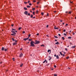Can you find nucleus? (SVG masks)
Returning <instances> with one entry per match:
<instances>
[{"instance_id": "obj_1", "label": "nucleus", "mask_w": 76, "mask_h": 76, "mask_svg": "<svg viewBox=\"0 0 76 76\" xmlns=\"http://www.w3.org/2000/svg\"><path fill=\"white\" fill-rule=\"evenodd\" d=\"M35 42H34L33 41H31L30 43L31 45H30V47H35V46L34 44H39L40 42L39 41H37V40H35Z\"/></svg>"}, {"instance_id": "obj_2", "label": "nucleus", "mask_w": 76, "mask_h": 76, "mask_svg": "<svg viewBox=\"0 0 76 76\" xmlns=\"http://www.w3.org/2000/svg\"><path fill=\"white\" fill-rule=\"evenodd\" d=\"M54 56V57H56V59H59V56H58V55L56 56V54H55Z\"/></svg>"}, {"instance_id": "obj_3", "label": "nucleus", "mask_w": 76, "mask_h": 76, "mask_svg": "<svg viewBox=\"0 0 76 76\" xmlns=\"http://www.w3.org/2000/svg\"><path fill=\"white\" fill-rule=\"evenodd\" d=\"M11 32H12V33H13V34H14L15 35H16V32H15V31L12 30L11 31Z\"/></svg>"}, {"instance_id": "obj_4", "label": "nucleus", "mask_w": 76, "mask_h": 76, "mask_svg": "<svg viewBox=\"0 0 76 76\" xmlns=\"http://www.w3.org/2000/svg\"><path fill=\"white\" fill-rule=\"evenodd\" d=\"M28 39H29V38L28 37L26 38L23 39V40H24V41H26V40H28Z\"/></svg>"}, {"instance_id": "obj_5", "label": "nucleus", "mask_w": 76, "mask_h": 76, "mask_svg": "<svg viewBox=\"0 0 76 76\" xmlns=\"http://www.w3.org/2000/svg\"><path fill=\"white\" fill-rule=\"evenodd\" d=\"M24 13L27 15H28V12L27 11H25V12H24Z\"/></svg>"}, {"instance_id": "obj_6", "label": "nucleus", "mask_w": 76, "mask_h": 76, "mask_svg": "<svg viewBox=\"0 0 76 76\" xmlns=\"http://www.w3.org/2000/svg\"><path fill=\"white\" fill-rule=\"evenodd\" d=\"M23 56V54L21 53V54L19 55L20 57H22V56Z\"/></svg>"}, {"instance_id": "obj_7", "label": "nucleus", "mask_w": 76, "mask_h": 76, "mask_svg": "<svg viewBox=\"0 0 76 76\" xmlns=\"http://www.w3.org/2000/svg\"><path fill=\"white\" fill-rule=\"evenodd\" d=\"M49 58H50L49 59V61H50V60H51V56H48Z\"/></svg>"}, {"instance_id": "obj_8", "label": "nucleus", "mask_w": 76, "mask_h": 76, "mask_svg": "<svg viewBox=\"0 0 76 76\" xmlns=\"http://www.w3.org/2000/svg\"><path fill=\"white\" fill-rule=\"evenodd\" d=\"M17 43L16 42H14L12 44V45H17Z\"/></svg>"}, {"instance_id": "obj_9", "label": "nucleus", "mask_w": 76, "mask_h": 76, "mask_svg": "<svg viewBox=\"0 0 76 76\" xmlns=\"http://www.w3.org/2000/svg\"><path fill=\"white\" fill-rule=\"evenodd\" d=\"M55 44H56V45H58V44H60V43H59L58 42H57L56 43H55Z\"/></svg>"}, {"instance_id": "obj_10", "label": "nucleus", "mask_w": 76, "mask_h": 76, "mask_svg": "<svg viewBox=\"0 0 76 76\" xmlns=\"http://www.w3.org/2000/svg\"><path fill=\"white\" fill-rule=\"evenodd\" d=\"M50 52V53H51V50H48V53H49Z\"/></svg>"}, {"instance_id": "obj_11", "label": "nucleus", "mask_w": 76, "mask_h": 76, "mask_svg": "<svg viewBox=\"0 0 76 76\" xmlns=\"http://www.w3.org/2000/svg\"><path fill=\"white\" fill-rule=\"evenodd\" d=\"M75 47H76V46H72L71 47L72 48H75Z\"/></svg>"}, {"instance_id": "obj_12", "label": "nucleus", "mask_w": 76, "mask_h": 76, "mask_svg": "<svg viewBox=\"0 0 76 76\" xmlns=\"http://www.w3.org/2000/svg\"><path fill=\"white\" fill-rule=\"evenodd\" d=\"M4 47L2 48L1 50L2 51H4Z\"/></svg>"}, {"instance_id": "obj_13", "label": "nucleus", "mask_w": 76, "mask_h": 76, "mask_svg": "<svg viewBox=\"0 0 76 76\" xmlns=\"http://www.w3.org/2000/svg\"><path fill=\"white\" fill-rule=\"evenodd\" d=\"M24 10H27V9H28L27 8H26V7H24Z\"/></svg>"}, {"instance_id": "obj_14", "label": "nucleus", "mask_w": 76, "mask_h": 76, "mask_svg": "<svg viewBox=\"0 0 76 76\" xmlns=\"http://www.w3.org/2000/svg\"><path fill=\"white\" fill-rule=\"evenodd\" d=\"M30 18H33V15H31L30 16Z\"/></svg>"}, {"instance_id": "obj_15", "label": "nucleus", "mask_w": 76, "mask_h": 76, "mask_svg": "<svg viewBox=\"0 0 76 76\" xmlns=\"http://www.w3.org/2000/svg\"><path fill=\"white\" fill-rule=\"evenodd\" d=\"M72 13V11H69V12L68 14H71Z\"/></svg>"}, {"instance_id": "obj_16", "label": "nucleus", "mask_w": 76, "mask_h": 76, "mask_svg": "<svg viewBox=\"0 0 76 76\" xmlns=\"http://www.w3.org/2000/svg\"><path fill=\"white\" fill-rule=\"evenodd\" d=\"M38 11L37 10V11H36V14H38Z\"/></svg>"}, {"instance_id": "obj_17", "label": "nucleus", "mask_w": 76, "mask_h": 76, "mask_svg": "<svg viewBox=\"0 0 76 76\" xmlns=\"http://www.w3.org/2000/svg\"><path fill=\"white\" fill-rule=\"evenodd\" d=\"M22 29V27H19L18 28V30H20Z\"/></svg>"}, {"instance_id": "obj_18", "label": "nucleus", "mask_w": 76, "mask_h": 76, "mask_svg": "<svg viewBox=\"0 0 76 76\" xmlns=\"http://www.w3.org/2000/svg\"><path fill=\"white\" fill-rule=\"evenodd\" d=\"M41 14L42 16H44V12H42Z\"/></svg>"}, {"instance_id": "obj_19", "label": "nucleus", "mask_w": 76, "mask_h": 76, "mask_svg": "<svg viewBox=\"0 0 76 76\" xmlns=\"http://www.w3.org/2000/svg\"><path fill=\"white\" fill-rule=\"evenodd\" d=\"M31 37V34H29L28 35V38H29V37Z\"/></svg>"}, {"instance_id": "obj_20", "label": "nucleus", "mask_w": 76, "mask_h": 76, "mask_svg": "<svg viewBox=\"0 0 76 76\" xmlns=\"http://www.w3.org/2000/svg\"><path fill=\"white\" fill-rule=\"evenodd\" d=\"M23 64L22 63L20 65V67H22V66H23Z\"/></svg>"}, {"instance_id": "obj_21", "label": "nucleus", "mask_w": 76, "mask_h": 76, "mask_svg": "<svg viewBox=\"0 0 76 76\" xmlns=\"http://www.w3.org/2000/svg\"><path fill=\"white\" fill-rule=\"evenodd\" d=\"M54 37L55 38H58V37L57 36H54Z\"/></svg>"}, {"instance_id": "obj_22", "label": "nucleus", "mask_w": 76, "mask_h": 76, "mask_svg": "<svg viewBox=\"0 0 76 76\" xmlns=\"http://www.w3.org/2000/svg\"><path fill=\"white\" fill-rule=\"evenodd\" d=\"M61 38L63 39V40H64V37H62Z\"/></svg>"}, {"instance_id": "obj_23", "label": "nucleus", "mask_w": 76, "mask_h": 76, "mask_svg": "<svg viewBox=\"0 0 76 76\" xmlns=\"http://www.w3.org/2000/svg\"><path fill=\"white\" fill-rule=\"evenodd\" d=\"M45 61H46V59H45V61L43 62V63H45Z\"/></svg>"}, {"instance_id": "obj_24", "label": "nucleus", "mask_w": 76, "mask_h": 76, "mask_svg": "<svg viewBox=\"0 0 76 76\" xmlns=\"http://www.w3.org/2000/svg\"><path fill=\"white\" fill-rule=\"evenodd\" d=\"M33 14L34 15H35V12H33Z\"/></svg>"}, {"instance_id": "obj_25", "label": "nucleus", "mask_w": 76, "mask_h": 76, "mask_svg": "<svg viewBox=\"0 0 76 76\" xmlns=\"http://www.w3.org/2000/svg\"><path fill=\"white\" fill-rule=\"evenodd\" d=\"M35 8H33L32 9V10L34 11V10H35Z\"/></svg>"}, {"instance_id": "obj_26", "label": "nucleus", "mask_w": 76, "mask_h": 76, "mask_svg": "<svg viewBox=\"0 0 76 76\" xmlns=\"http://www.w3.org/2000/svg\"><path fill=\"white\" fill-rule=\"evenodd\" d=\"M68 39H71V38H72V37H68Z\"/></svg>"}, {"instance_id": "obj_27", "label": "nucleus", "mask_w": 76, "mask_h": 76, "mask_svg": "<svg viewBox=\"0 0 76 76\" xmlns=\"http://www.w3.org/2000/svg\"><path fill=\"white\" fill-rule=\"evenodd\" d=\"M69 56H67V57H66V59H69Z\"/></svg>"}, {"instance_id": "obj_28", "label": "nucleus", "mask_w": 76, "mask_h": 76, "mask_svg": "<svg viewBox=\"0 0 76 76\" xmlns=\"http://www.w3.org/2000/svg\"><path fill=\"white\" fill-rule=\"evenodd\" d=\"M12 41H15V39H14V38H12Z\"/></svg>"}, {"instance_id": "obj_29", "label": "nucleus", "mask_w": 76, "mask_h": 76, "mask_svg": "<svg viewBox=\"0 0 76 76\" xmlns=\"http://www.w3.org/2000/svg\"><path fill=\"white\" fill-rule=\"evenodd\" d=\"M41 47H42V46H43V47H45V45H41Z\"/></svg>"}, {"instance_id": "obj_30", "label": "nucleus", "mask_w": 76, "mask_h": 76, "mask_svg": "<svg viewBox=\"0 0 76 76\" xmlns=\"http://www.w3.org/2000/svg\"><path fill=\"white\" fill-rule=\"evenodd\" d=\"M28 3V2H24V4H27Z\"/></svg>"}, {"instance_id": "obj_31", "label": "nucleus", "mask_w": 76, "mask_h": 76, "mask_svg": "<svg viewBox=\"0 0 76 76\" xmlns=\"http://www.w3.org/2000/svg\"><path fill=\"white\" fill-rule=\"evenodd\" d=\"M27 15H28V16H30L31 15V14H30V13H28Z\"/></svg>"}, {"instance_id": "obj_32", "label": "nucleus", "mask_w": 76, "mask_h": 76, "mask_svg": "<svg viewBox=\"0 0 76 76\" xmlns=\"http://www.w3.org/2000/svg\"><path fill=\"white\" fill-rule=\"evenodd\" d=\"M60 53L61 54V56H62V55L63 54H62V53H61V52H60Z\"/></svg>"}, {"instance_id": "obj_33", "label": "nucleus", "mask_w": 76, "mask_h": 76, "mask_svg": "<svg viewBox=\"0 0 76 76\" xmlns=\"http://www.w3.org/2000/svg\"><path fill=\"white\" fill-rule=\"evenodd\" d=\"M46 16H49V14H48V13L47 14V15Z\"/></svg>"}, {"instance_id": "obj_34", "label": "nucleus", "mask_w": 76, "mask_h": 76, "mask_svg": "<svg viewBox=\"0 0 76 76\" xmlns=\"http://www.w3.org/2000/svg\"><path fill=\"white\" fill-rule=\"evenodd\" d=\"M12 60H13L14 61H15V58H12Z\"/></svg>"}, {"instance_id": "obj_35", "label": "nucleus", "mask_w": 76, "mask_h": 76, "mask_svg": "<svg viewBox=\"0 0 76 76\" xmlns=\"http://www.w3.org/2000/svg\"><path fill=\"white\" fill-rule=\"evenodd\" d=\"M14 41H15V42H18V40H14Z\"/></svg>"}, {"instance_id": "obj_36", "label": "nucleus", "mask_w": 76, "mask_h": 76, "mask_svg": "<svg viewBox=\"0 0 76 76\" xmlns=\"http://www.w3.org/2000/svg\"><path fill=\"white\" fill-rule=\"evenodd\" d=\"M27 7V8H28V7H30L31 6H29V5H28Z\"/></svg>"}, {"instance_id": "obj_37", "label": "nucleus", "mask_w": 76, "mask_h": 76, "mask_svg": "<svg viewBox=\"0 0 76 76\" xmlns=\"http://www.w3.org/2000/svg\"><path fill=\"white\" fill-rule=\"evenodd\" d=\"M58 29V28L57 27V28H54V29Z\"/></svg>"}, {"instance_id": "obj_38", "label": "nucleus", "mask_w": 76, "mask_h": 76, "mask_svg": "<svg viewBox=\"0 0 76 76\" xmlns=\"http://www.w3.org/2000/svg\"><path fill=\"white\" fill-rule=\"evenodd\" d=\"M12 30H13L14 31H15V30H16V29H13V28H12Z\"/></svg>"}, {"instance_id": "obj_39", "label": "nucleus", "mask_w": 76, "mask_h": 76, "mask_svg": "<svg viewBox=\"0 0 76 76\" xmlns=\"http://www.w3.org/2000/svg\"><path fill=\"white\" fill-rule=\"evenodd\" d=\"M57 76V74H55L54 75V76Z\"/></svg>"}, {"instance_id": "obj_40", "label": "nucleus", "mask_w": 76, "mask_h": 76, "mask_svg": "<svg viewBox=\"0 0 76 76\" xmlns=\"http://www.w3.org/2000/svg\"><path fill=\"white\" fill-rule=\"evenodd\" d=\"M33 1L34 3H35V2H36V0H34V1Z\"/></svg>"}, {"instance_id": "obj_41", "label": "nucleus", "mask_w": 76, "mask_h": 76, "mask_svg": "<svg viewBox=\"0 0 76 76\" xmlns=\"http://www.w3.org/2000/svg\"><path fill=\"white\" fill-rule=\"evenodd\" d=\"M65 50H66V51H67V48H65Z\"/></svg>"}, {"instance_id": "obj_42", "label": "nucleus", "mask_w": 76, "mask_h": 76, "mask_svg": "<svg viewBox=\"0 0 76 76\" xmlns=\"http://www.w3.org/2000/svg\"><path fill=\"white\" fill-rule=\"evenodd\" d=\"M28 41H32V39H28Z\"/></svg>"}, {"instance_id": "obj_43", "label": "nucleus", "mask_w": 76, "mask_h": 76, "mask_svg": "<svg viewBox=\"0 0 76 76\" xmlns=\"http://www.w3.org/2000/svg\"><path fill=\"white\" fill-rule=\"evenodd\" d=\"M11 35H15V34H11Z\"/></svg>"}, {"instance_id": "obj_44", "label": "nucleus", "mask_w": 76, "mask_h": 76, "mask_svg": "<svg viewBox=\"0 0 76 76\" xmlns=\"http://www.w3.org/2000/svg\"><path fill=\"white\" fill-rule=\"evenodd\" d=\"M25 31H23L22 32L23 34H25Z\"/></svg>"}, {"instance_id": "obj_45", "label": "nucleus", "mask_w": 76, "mask_h": 76, "mask_svg": "<svg viewBox=\"0 0 76 76\" xmlns=\"http://www.w3.org/2000/svg\"><path fill=\"white\" fill-rule=\"evenodd\" d=\"M45 62H46V63H48V61H46V60Z\"/></svg>"}, {"instance_id": "obj_46", "label": "nucleus", "mask_w": 76, "mask_h": 76, "mask_svg": "<svg viewBox=\"0 0 76 76\" xmlns=\"http://www.w3.org/2000/svg\"><path fill=\"white\" fill-rule=\"evenodd\" d=\"M72 34L73 35H75V32H73Z\"/></svg>"}, {"instance_id": "obj_47", "label": "nucleus", "mask_w": 76, "mask_h": 76, "mask_svg": "<svg viewBox=\"0 0 76 76\" xmlns=\"http://www.w3.org/2000/svg\"><path fill=\"white\" fill-rule=\"evenodd\" d=\"M64 35H65V36H66V34H65V33H64Z\"/></svg>"}, {"instance_id": "obj_48", "label": "nucleus", "mask_w": 76, "mask_h": 76, "mask_svg": "<svg viewBox=\"0 0 76 76\" xmlns=\"http://www.w3.org/2000/svg\"><path fill=\"white\" fill-rule=\"evenodd\" d=\"M29 5H30V6H31V5H32V4L31 3L29 4Z\"/></svg>"}, {"instance_id": "obj_49", "label": "nucleus", "mask_w": 76, "mask_h": 76, "mask_svg": "<svg viewBox=\"0 0 76 76\" xmlns=\"http://www.w3.org/2000/svg\"><path fill=\"white\" fill-rule=\"evenodd\" d=\"M63 31L64 32H66V30L65 29H64V30H63Z\"/></svg>"}, {"instance_id": "obj_50", "label": "nucleus", "mask_w": 76, "mask_h": 76, "mask_svg": "<svg viewBox=\"0 0 76 76\" xmlns=\"http://www.w3.org/2000/svg\"><path fill=\"white\" fill-rule=\"evenodd\" d=\"M30 2V1H28V3H29Z\"/></svg>"}, {"instance_id": "obj_51", "label": "nucleus", "mask_w": 76, "mask_h": 76, "mask_svg": "<svg viewBox=\"0 0 76 76\" xmlns=\"http://www.w3.org/2000/svg\"><path fill=\"white\" fill-rule=\"evenodd\" d=\"M37 35L38 36L39 35V33H37Z\"/></svg>"}, {"instance_id": "obj_52", "label": "nucleus", "mask_w": 76, "mask_h": 76, "mask_svg": "<svg viewBox=\"0 0 76 76\" xmlns=\"http://www.w3.org/2000/svg\"><path fill=\"white\" fill-rule=\"evenodd\" d=\"M39 3V2H37V4H38Z\"/></svg>"}, {"instance_id": "obj_53", "label": "nucleus", "mask_w": 76, "mask_h": 76, "mask_svg": "<svg viewBox=\"0 0 76 76\" xmlns=\"http://www.w3.org/2000/svg\"><path fill=\"white\" fill-rule=\"evenodd\" d=\"M58 35H59V37H60L61 36V35H60V34H58Z\"/></svg>"}, {"instance_id": "obj_54", "label": "nucleus", "mask_w": 76, "mask_h": 76, "mask_svg": "<svg viewBox=\"0 0 76 76\" xmlns=\"http://www.w3.org/2000/svg\"><path fill=\"white\" fill-rule=\"evenodd\" d=\"M62 56H63V57H64V56H65V55H64V54H62Z\"/></svg>"}, {"instance_id": "obj_55", "label": "nucleus", "mask_w": 76, "mask_h": 76, "mask_svg": "<svg viewBox=\"0 0 76 76\" xmlns=\"http://www.w3.org/2000/svg\"><path fill=\"white\" fill-rule=\"evenodd\" d=\"M11 26H14V24H12Z\"/></svg>"}, {"instance_id": "obj_56", "label": "nucleus", "mask_w": 76, "mask_h": 76, "mask_svg": "<svg viewBox=\"0 0 76 76\" xmlns=\"http://www.w3.org/2000/svg\"><path fill=\"white\" fill-rule=\"evenodd\" d=\"M54 67H55V68H56V65H54Z\"/></svg>"}, {"instance_id": "obj_57", "label": "nucleus", "mask_w": 76, "mask_h": 76, "mask_svg": "<svg viewBox=\"0 0 76 76\" xmlns=\"http://www.w3.org/2000/svg\"><path fill=\"white\" fill-rule=\"evenodd\" d=\"M73 1H70V3H73Z\"/></svg>"}, {"instance_id": "obj_58", "label": "nucleus", "mask_w": 76, "mask_h": 76, "mask_svg": "<svg viewBox=\"0 0 76 76\" xmlns=\"http://www.w3.org/2000/svg\"><path fill=\"white\" fill-rule=\"evenodd\" d=\"M48 26H49L48 25H47L46 26L47 28H48Z\"/></svg>"}, {"instance_id": "obj_59", "label": "nucleus", "mask_w": 76, "mask_h": 76, "mask_svg": "<svg viewBox=\"0 0 76 76\" xmlns=\"http://www.w3.org/2000/svg\"><path fill=\"white\" fill-rule=\"evenodd\" d=\"M5 51H7V49H5Z\"/></svg>"}, {"instance_id": "obj_60", "label": "nucleus", "mask_w": 76, "mask_h": 76, "mask_svg": "<svg viewBox=\"0 0 76 76\" xmlns=\"http://www.w3.org/2000/svg\"><path fill=\"white\" fill-rule=\"evenodd\" d=\"M30 12H31V13H32V11L31 10L30 11Z\"/></svg>"}, {"instance_id": "obj_61", "label": "nucleus", "mask_w": 76, "mask_h": 76, "mask_svg": "<svg viewBox=\"0 0 76 76\" xmlns=\"http://www.w3.org/2000/svg\"><path fill=\"white\" fill-rule=\"evenodd\" d=\"M20 51H21V50H22V48H21L20 49Z\"/></svg>"}, {"instance_id": "obj_62", "label": "nucleus", "mask_w": 76, "mask_h": 76, "mask_svg": "<svg viewBox=\"0 0 76 76\" xmlns=\"http://www.w3.org/2000/svg\"><path fill=\"white\" fill-rule=\"evenodd\" d=\"M2 62H0V64H2Z\"/></svg>"}, {"instance_id": "obj_63", "label": "nucleus", "mask_w": 76, "mask_h": 76, "mask_svg": "<svg viewBox=\"0 0 76 76\" xmlns=\"http://www.w3.org/2000/svg\"><path fill=\"white\" fill-rule=\"evenodd\" d=\"M64 54H66V52H64Z\"/></svg>"}, {"instance_id": "obj_64", "label": "nucleus", "mask_w": 76, "mask_h": 76, "mask_svg": "<svg viewBox=\"0 0 76 76\" xmlns=\"http://www.w3.org/2000/svg\"><path fill=\"white\" fill-rule=\"evenodd\" d=\"M35 18V17H33V19H34V18Z\"/></svg>"}]
</instances>
